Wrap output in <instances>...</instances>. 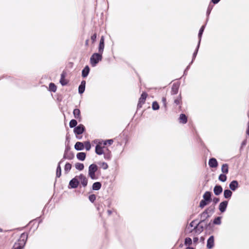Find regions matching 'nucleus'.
<instances>
[{"mask_svg": "<svg viewBox=\"0 0 249 249\" xmlns=\"http://www.w3.org/2000/svg\"><path fill=\"white\" fill-rule=\"evenodd\" d=\"M27 234L23 233L21 234L18 242L15 243L12 249H22L26 244Z\"/></svg>", "mask_w": 249, "mask_h": 249, "instance_id": "nucleus-1", "label": "nucleus"}, {"mask_svg": "<svg viewBox=\"0 0 249 249\" xmlns=\"http://www.w3.org/2000/svg\"><path fill=\"white\" fill-rule=\"evenodd\" d=\"M102 59V54L99 53H94L90 59V64L92 67H95L98 63Z\"/></svg>", "mask_w": 249, "mask_h": 249, "instance_id": "nucleus-2", "label": "nucleus"}, {"mask_svg": "<svg viewBox=\"0 0 249 249\" xmlns=\"http://www.w3.org/2000/svg\"><path fill=\"white\" fill-rule=\"evenodd\" d=\"M98 167L95 164H92L89 167V176L92 179H96L95 173L97 171Z\"/></svg>", "mask_w": 249, "mask_h": 249, "instance_id": "nucleus-3", "label": "nucleus"}, {"mask_svg": "<svg viewBox=\"0 0 249 249\" xmlns=\"http://www.w3.org/2000/svg\"><path fill=\"white\" fill-rule=\"evenodd\" d=\"M198 224L199 223L198 222L195 220L192 221L189 226L187 227L186 231L188 232H192L193 230H195L197 228Z\"/></svg>", "mask_w": 249, "mask_h": 249, "instance_id": "nucleus-4", "label": "nucleus"}, {"mask_svg": "<svg viewBox=\"0 0 249 249\" xmlns=\"http://www.w3.org/2000/svg\"><path fill=\"white\" fill-rule=\"evenodd\" d=\"M79 184V179L78 176H76L72 178L69 183V186L71 188H76Z\"/></svg>", "mask_w": 249, "mask_h": 249, "instance_id": "nucleus-5", "label": "nucleus"}, {"mask_svg": "<svg viewBox=\"0 0 249 249\" xmlns=\"http://www.w3.org/2000/svg\"><path fill=\"white\" fill-rule=\"evenodd\" d=\"M105 147L104 145H102V142H99L95 147V152L97 154L99 155H101L103 154H104V151L103 148Z\"/></svg>", "mask_w": 249, "mask_h": 249, "instance_id": "nucleus-6", "label": "nucleus"}, {"mask_svg": "<svg viewBox=\"0 0 249 249\" xmlns=\"http://www.w3.org/2000/svg\"><path fill=\"white\" fill-rule=\"evenodd\" d=\"M85 130V127L83 124H79L74 129V132L75 134L80 135L83 133Z\"/></svg>", "mask_w": 249, "mask_h": 249, "instance_id": "nucleus-7", "label": "nucleus"}, {"mask_svg": "<svg viewBox=\"0 0 249 249\" xmlns=\"http://www.w3.org/2000/svg\"><path fill=\"white\" fill-rule=\"evenodd\" d=\"M147 94L145 92H143L141 97L139 99V103L138 104V107H141L142 105L144 104L147 97Z\"/></svg>", "mask_w": 249, "mask_h": 249, "instance_id": "nucleus-8", "label": "nucleus"}, {"mask_svg": "<svg viewBox=\"0 0 249 249\" xmlns=\"http://www.w3.org/2000/svg\"><path fill=\"white\" fill-rule=\"evenodd\" d=\"M78 178L79 179V181H81V184L84 187H85L87 185L88 179L85 176H84L82 174H81L78 176Z\"/></svg>", "mask_w": 249, "mask_h": 249, "instance_id": "nucleus-9", "label": "nucleus"}, {"mask_svg": "<svg viewBox=\"0 0 249 249\" xmlns=\"http://www.w3.org/2000/svg\"><path fill=\"white\" fill-rule=\"evenodd\" d=\"M214 246V237L211 236L207 242V247L209 249H212Z\"/></svg>", "mask_w": 249, "mask_h": 249, "instance_id": "nucleus-10", "label": "nucleus"}, {"mask_svg": "<svg viewBox=\"0 0 249 249\" xmlns=\"http://www.w3.org/2000/svg\"><path fill=\"white\" fill-rule=\"evenodd\" d=\"M227 205H228V201H224L221 202L219 206V211L221 213H224L226 210Z\"/></svg>", "mask_w": 249, "mask_h": 249, "instance_id": "nucleus-11", "label": "nucleus"}, {"mask_svg": "<svg viewBox=\"0 0 249 249\" xmlns=\"http://www.w3.org/2000/svg\"><path fill=\"white\" fill-rule=\"evenodd\" d=\"M229 187L232 191L236 190L238 187V182L236 180L232 181L229 185Z\"/></svg>", "mask_w": 249, "mask_h": 249, "instance_id": "nucleus-12", "label": "nucleus"}, {"mask_svg": "<svg viewBox=\"0 0 249 249\" xmlns=\"http://www.w3.org/2000/svg\"><path fill=\"white\" fill-rule=\"evenodd\" d=\"M209 165L212 168H215L217 166L218 163L216 160L214 158H211L209 161Z\"/></svg>", "mask_w": 249, "mask_h": 249, "instance_id": "nucleus-13", "label": "nucleus"}, {"mask_svg": "<svg viewBox=\"0 0 249 249\" xmlns=\"http://www.w3.org/2000/svg\"><path fill=\"white\" fill-rule=\"evenodd\" d=\"M223 191V189L220 185H216L213 189V192L216 196L219 195Z\"/></svg>", "mask_w": 249, "mask_h": 249, "instance_id": "nucleus-14", "label": "nucleus"}, {"mask_svg": "<svg viewBox=\"0 0 249 249\" xmlns=\"http://www.w3.org/2000/svg\"><path fill=\"white\" fill-rule=\"evenodd\" d=\"M85 86L86 81L83 80L81 82V84L79 86L78 91L80 94H82L84 92L85 89Z\"/></svg>", "mask_w": 249, "mask_h": 249, "instance_id": "nucleus-15", "label": "nucleus"}, {"mask_svg": "<svg viewBox=\"0 0 249 249\" xmlns=\"http://www.w3.org/2000/svg\"><path fill=\"white\" fill-rule=\"evenodd\" d=\"M74 148L77 150H82L84 148V143L81 142H78L75 143Z\"/></svg>", "mask_w": 249, "mask_h": 249, "instance_id": "nucleus-16", "label": "nucleus"}, {"mask_svg": "<svg viewBox=\"0 0 249 249\" xmlns=\"http://www.w3.org/2000/svg\"><path fill=\"white\" fill-rule=\"evenodd\" d=\"M89 68L88 66H86L82 70V75L83 77H86L89 74Z\"/></svg>", "mask_w": 249, "mask_h": 249, "instance_id": "nucleus-17", "label": "nucleus"}, {"mask_svg": "<svg viewBox=\"0 0 249 249\" xmlns=\"http://www.w3.org/2000/svg\"><path fill=\"white\" fill-rule=\"evenodd\" d=\"M73 114L75 118L81 119L80 111L79 109H74L73 111Z\"/></svg>", "mask_w": 249, "mask_h": 249, "instance_id": "nucleus-18", "label": "nucleus"}, {"mask_svg": "<svg viewBox=\"0 0 249 249\" xmlns=\"http://www.w3.org/2000/svg\"><path fill=\"white\" fill-rule=\"evenodd\" d=\"M179 122L182 124H186L187 122V118L184 114H181L179 116Z\"/></svg>", "mask_w": 249, "mask_h": 249, "instance_id": "nucleus-19", "label": "nucleus"}, {"mask_svg": "<svg viewBox=\"0 0 249 249\" xmlns=\"http://www.w3.org/2000/svg\"><path fill=\"white\" fill-rule=\"evenodd\" d=\"M211 193L210 192H206L203 196V198L204 200L209 201L211 199Z\"/></svg>", "mask_w": 249, "mask_h": 249, "instance_id": "nucleus-20", "label": "nucleus"}, {"mask_svg": "<svg viewBox=\"0 0 249 249\" xmlns=\"http://www.w3.org/2000/svg\"><path fill=\"white\" fill-rule=\"evenodd\" d=\"M77 158L80 160H84L86 158V153L84 152L78 153L76 155Z\"/></svg>", "mask_w": 249, "mask_h": 249, "instance_id": "nucleus-21", "label": "nucleus"}, {"mask_svg": "<svg viewBox=\"0 0 249 249\" xmlns=\"http://www.w3.org/2000/svg\"><path fill=\"white\" fill-rule=\"evenodd\" d=\"M232 195V192L231 190L227 189L224 192V196L225 198H229Z\"/></svg>", "mask_w": 249, "mask_h": 249, "instance_id": "nucleus-22", "label": "nucleus"}, {"mask_svg": "<svg viewBox=\"0 0 249 249\" xmlns=\"http://www.w3.org/2000/svg\"><path fill=\"white\" fill-rule=\"evenodd\" d=\"M101 187V184L99 182H96L93 184L92 189L93 190H99Z\"/></svg>", "mask_w": 249, "mask_h": 249, "instance_id": "nucleus-23", "label": "nucleus"}, {"mask_svg": "<svg viewBox=\"0 0 249 249\" xmlns=\"http://www.w3.org/2000/svg\"><path fill=\"white\" fill-rule=\"evenodd\" d=\"M221 171L224 174H227L228 173L229 168L227 164H224L222 165Z\"/></svg>", "mask_w": 249, "mask_h": 249, "instance_id": "nucleus-24", "label": "nucleus"}, {"mask_svg": "<svg viewBox=\"0 0 249 249\" xmlns=\"http://www.w3.org/2000/svg\"><path fill=\"white\" fill-rule=\"evenodd\" d=\"M61 162H62V161H60L59 162L58 165L56 169V177L57 178H59L61 175V167L60 165V164Z\"/></svg>", "mask_w": 249, "mask_h": 249, "instance_id": "nucleus-25", "label": "nucleus"}, {"mask_svg": "<svg viewBox=\"0 0 249 249\" xmlns=\"http://www.w3.org/2000/svg\"><path fill=\"white\" fill-rule=\"evenodd\" d=\"M178 85L174 84L172 88V93L173 94H176L178 93Z\"/></svg>", "mask_w": 249, "mask_h": 249, "instance_id": "nucleus-26", "label": "nucleus"}, {"mask_svg": "<svg viewBox=\"0 0 249 249\" xmlns=\"http://www.w3.org/2000/svg\"><path fill=\"white\" fill-rule=\"evenodd\" d=\"M204 28H205V26L203 25L201 27V28L199 30V32L198 35V38H199V41H198L199 44H200V43L201 37L202 35L203 34V32L204 31Z\"/></svg>", "mask_w": 249, "mask_h": 249, "instance_id": "nucleus-27", "label": "nucleus"}, {"mask_svg": "<svg viewBox=\"0 0 249 249\" xmlns=\"http://www.w3.org/2000/svg\"><path fill=\"white\" fill-rule=\"evenodd\" d=\"M65 74L62 73L61 75L60 82L63 86L66 85L67 83V82L65 80Z\"/></svg>", "mask_w": 249, "mask_h": 249, "instance_id": "nucleus-28", "label": "nucleus"}, {"mask_svg": "<svg viewBox=\"0 0 249 249\" xmlns=\"http://www.w3.org/2000/svg\"><path fill=\"white\" fill-rule=\"evenodd\" d=\"M75 168L76 169L81 171L83 170L84 168V165L83 163H76L75 165Z\"/></svg>", "mask_w": 249, "mask_h": 249, "instance_id": "nucleus-29", "label": "nucleus"}, {"mask_svg": "<svg viewBox=\"0 0 249 249\" xmlns=\"http://www.w3.org/2000/svg\"><path fill=\"white\" fill-rule=\"evenodd\" d=\"M105 44H99L98 47V53L102 54L104 52Z\"/></svg>", "mask_w": 249, "mask_h": 249, "instance_id": "nucleus-30", "label": "nucleus"}, {"mask_svg": "<svg viewBox=\"0 0 249 249\" xmlns=\"http://www.w3.org/2000/svg\"><path fill=\"white\" fill-rule=\"evenodd\" d=\"M218 179L222 182H225L227 180V176L224 174H220L218 177Z\"/></svg>", "mask_w": 249, "mask_h": 249, "instance_id": "nucleus-31", "label": "nucleus"}, {"mask_svg": "<svg viewBox=\"0 0 249 249\" xmlns=\"http://www.w3.org/2000/svg\"><path fill=\"white\" fill-rule=\"evenodd\" d=\"M50 90L55 92L56 90V87L53 83H50L49 85Z\"/></svg>", "mask_w": 249, "mask_h": 249, "instance_id": "nucleus-32", "label": "nucleus"}, {"mask_svg": "<svg viewBox=\"0 0 249 249\" xmlns=\"http://www.w3.org/2000/svg\"><path fill=\"white\" fill-rule=\"evenodd\" d=\"M77 124V121L74 119H72L70 122V124H69L70 127L71 128L74 127L76 126Z\"/></svg>", "mask_w": 249, "mask_h": 249, "instance_id": "nucleus-33", "label": "nucleus"}, {"mask_svg": "<svg viewBox=\"0 0 249 249\" xmlns=\"http://www.w3.org/2000/svg\"><path fill=\"white\" fill-rule=\"evenodd\" d=\"M152 107L153 110H156L159 109V105L158 103L155 101L152 103Z\"/></svg>", "mask_w": 249, "mask_h": 249, "instance_id": "nucleus-34", "label": "nucleus"}, {"mask_svg": "<svg viewBox=\"0 0 249 249\" xmlns=\"http://www.w3.org/2000/svg\"><path fill=\"white\" fill-rule=\"evenodd\" d=\"M84 147L87 151H89L91 148V145L89 142H85L84 143Z\"/></svg>", "mask_w": 249, "mask_h": 249, "instance_id": "nucleus-35", "label": "nucleus"}, {"mask_svg": "<svg viewBox=\"0 0 249 249\" xmlns=\"http://www.w3.org/2000/svg\"><path fill=\"white\" fill-rule=\"evenodd\" d=\"M71 164L69 163H67L65 164V169H64L65 172L67 173L69 171H70V170L71 169Z\"/></svg>", "mask_w": 249, "mask_h": 249, "instance_id": "nucleus-36", "label": "nucleus"}, {"mask_svg": "<svg viewBox=\"0 0 249 249\" xmlns=\"http://www.w3.org/2000/svg\"><path fill=\"white\" fill-rule=\"evenodd\" d=\"M221 223V217H217L213 220V224L215 225H220Z\"/></svg>", "mask_w": 249, "mask_h": 249, "instance_id": "nucleus-37", "label": "nucleus"}, {"mask_svg": "<svg viewBox=\"0 0 249 249\" xmlns=\"http://www.w3.org/2000/svg\"><path fill=\"white\" fill-rule=\"evenodd\" d=\"M192 240L190 238L188 237L185 238L184 242L185 245H190L192 244Z\"/></svg>", "mask_w": 249, "mask_h": 249, "instance_id": "nucleus-38", "label": "nucleus"}, {"mask_svg": "<svg viewBox=\"0 0 249 249\" xmlns=\"http://www.w3.org/2000/svg\"><path fill=\"white\" fill-rule=\"evenodd\" d=\"M113 142V141L112 140H111V139L105 141L103 142V145H104V146H105V145H106L107 144L111 145L112 144Z\"/></svg>", "mask_w": 249, "mask_h": 249, "instance_id": "nucleus-39", "label": "nucleus"}, {"mask_svg": "<svg viewBox=\"0 0 249 249\" xmlns=\"http://www.w3.org/2000/svg\"><path fill=\"white\" fill-rule=\"evenodd\" d=\"M206 200L203 199L201 200L199 204V207L201 208H203L205 206H206L207 204Z\"/></svg>", "mask_w": 249, "mask_h": 249, "instance_id": "nucleus-40", "label": "nucleus"}, {"mask_svg": "<svg viewBox=\"0 0 249 249\" xmlns=\"http://www.w3.org/2000/svg\"><path fill=\"white\" fill-rule=\"evenodd\" d=\"M89 200L91 202H93L96 199V196L95 195H90L89 197Z\"/></svg>", "mask_w": 249, "mask_h": 249, "instance_id": "nucleus-41", "label": "nucleus"}, {"mask_svg": "<svg viewBox=\"0 0 249 249\" xmlns=\"http://www.w3.org/2000/svg\"><path fill=\"white\" fill-rule=\"evenodd\" d=\"M199 43L198 44V45L197 46V48L196 49V51L194 52V54H193V60L192 61H193V60L195 58V57H196V55L197 54V51H198V48H199ZM193 61H192V62Z\"/></svg>", "mask_w": 249, "mask_h": 249, "instance_id": "nucleus-42", "label": "nucleus"}, {"mask_svg": "<svg viewBox=\"0 0 249 249\" xmlns=\"http://www.w3.org/2000/svg\"><path fill=\"white\" fill-rule=\"evenodd\" d=\"M181 101V97L179 96L178 97L177 99H176L174 101V103L177 105H179Z\"/></svg>", "mask_w": 249, "mask_h": 249, "instance_id": "nucleus-43", "label": "nucleus"}, {"mask_svg": "<svg viewBox=\"0 0 249 249\" xmlns=\"http://www.w3.org/2000/svg\"><path fill=\"white\" fill-rule=\"evenodd\" d=\"M97 35L96 34H94L91 36V39L92 40V43H94L96 39Z\"/></svg>", "mask_w": 249, "mask_h": 249, "instance_id": "nucleus-44", "label": "nucleus"}, {"mask_svg": "<svg viewBox=\"0 0 249 249\" xmlns=\"http://www.w3.org/2000/svg\"><path fill=\"white\" fill-rule=\"evenodd\" d=\"M162 102L163 103V106L165 109H166V99L165 97H162Z\"/></svg>", "mask_w": 249, "mask_h": 249, "instance_id": "nucleus-45", "label": "nucleus"}, {"mask_svg": "<svg viewBox=\"0 0 249 249\" xmlns=\"http://www.w3.org/2000/svg\"><path fill=\"white\" fill-rule=\"evenodd\" d=\"M208 216V213L207 210L204 211L202 214H201V218H205Z\"/></svg>", "mask_w": 249, "mask_h": 249, "instance_id": "nucleus-46", "label": "nucleus"}, {"mask_svg": "<svg viewBox=\"0 0 249 249\" xmlns=\"http://www.w3.org/2000/svg\"><path fill=\"white\" fill-rule=\"evenodd\" d=\"M104 157H105V159H106L107 160L110 159V158H111L110 153H108V154H107L104 153Z\"/></svg>", "mask_w": 249, "mask_h": 249, "instance_id": "nucleus-47", "label": "nucleus"}, {"mask_svg": "<svg viewBox=\"0 0 249 249\" xmlns=\"http://www.w3.org/2000/svg\"><path fill=\"white\" fill-rule=\"evenodd\" d=\"M102 167L104 169H107L108 168V165L106 162H103L102 163Z\"/></svg>", "mask_w": 249, "mask_h": 249, "instance_id": "nucleus-48", "label": "nucleus"}, {"mask_svg": "<svg viewBox=\"0 0 249 249\" xmlns=\"http://www.w3.org/2000/svg\"><path fill=\"white\" fill-rule=\"evenodd\" d=\"M99 44H105L104 43V36H102L100 40Z\"/></svg>", "mask_w": 249, "mask_h": 249, "instance_id": "nucleus-49", "label": "nucleus"}, {"mask_svg": "<svg viewBox=\"0 0 249 249\" xmlns=\"http://www.w3.org/2000/svg\"><path fill=\"white\" fill-rule=\"evenodd\" d=\"M246 133L249 136V122L248 123V129L246 131Z\"/></svg>", "mask_w": 249, "mask_h": 249, "instance_id": "nucleus-50", "label": "nucleus"}, {"mask_svg": "<svg viewBox=\"0 0 249 249\" xmlns=\"http://www.w3.org/2000/svg\"><path fill=\"white\" fill-rule=\"evenodd\" d=\"M219 201V199L218 198H215L213 199V202L215 203H217Z\"/></svg>", "mask_w": 249, "mask_h": 249, "instance_id": "nucleus-51", "label": "nucleus"}, {"mask_svg": "<svg viewBox=\"0 0 249 249\" xmlns=\"http://www.w3.org/2000/svg\"><path fill=\"white\" fill-rule=\"evenodd\" d=\"M220 0H212V2L214 4L218 3Z\"/></svg>", "mask_w": 249, "mask_h": 249, "instance_id": "nucleus-52", "label": "nucleus"}, {"mask_svg": "<svg viewBox=\"0 0 249 249\" xmlns=\"http://www.w3.org/2000/svg\"><path fill=\"white\" fill-rule=\"evenodd\" d=\"M197 241H198V238H197V237L194 238V239H193L194 242H195V243L197 242Z\"/></svg>", "mask_w": 249, "mask_h": 249, "instance_id": "nucleus-53", "label": "nucleus"}, {"mask_svg": "<svg viewBox=\"0 0 249 249\" xmlns=\"http://www.w3.org/2000/svg\"><path fill=\"white\" fill-rule=\"evenodd\" d=\"M246 144V140H244L242 143V146H244Z\"/></svg>", "mask_w": 249, "mask_h": 249, "instance_id": "nucleus-54", "label": "nucleus"}, {"mask_svg": "<svg viewBox=\"0 0 249 249\" xmlns=\"http://www.w3.org/2000/svg\"><path fill=\"white\" fill-rule=\"evenodd\" d=\"M88 43H89V39H87V40H86V42H85V45H86V46H88Z\"/></svg>", "mask_w": 249, "mask_h": 249, "instance_id": "nucleus-55", "label": "nucleus"}, {"mask_svg": "<svg viewBox=\"0 0 249 249\" xmlns=\"http://www.w3.org/2000/svg\"><path fill=\"white\" fill-rule=\"evenodd\" d=\"M107 213H108L109 214H110L111 213V211L110 210H108Z\"/></svg>", "mask_w": 249, "mask_h": 249, "instance_id": "nucleus-56", "label": "nucleus"}, {"mask_svg": "<svg viewBox=\"0 0 249 249\" xmlns=\"http://www.w3.org/2000/svg\"><path fill=\"white\" fill-rule=\"evenodd\" d=\"M186 249H194L193 248L187 247Z\"/></svg>", "mask_w": 249, "mask_h": 249, "instance_id": "nucleus-57", "label": "nucleus"}]
</instances>
